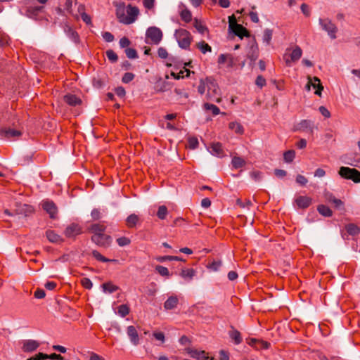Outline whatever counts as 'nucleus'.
<instances>
[{"instance_id":"1","label":"nucleus","mask_w":360,"mask_h":360,"mask_svg":"<svg viewBox=\"0 0 360 360\" xmlns=\"http://www.w3.org/2000/svg\"><path fill=\"white\" fill-rule=\"evenodd\" d=\"M127 15L124 14V8H119L117 9L116 15L119 21L125 25H129L135 22L139 14V9L136 6L129 4L126 8Z\"/></svg>"},{"instance_id":"2","label":"nucleus","mask_w":360,"mask_h":360,"mask_svg":"<svg viewBox=\"0 0 360 360\" xmlns=\"http://www.w3.org/2000/svg\"><path fill=\"white\" fill-rule=\"evenodd\" d=\"M207 84L206 99L210 102L219 103L222 101V97L219 85L214 80L210 79H207Z\"/></svg>"},{"instance_id":"3","label":"nucleus","mask_w":360,"mask_h":360,"mask_svg":"<svg viewBox=\"0 0 360 360\" xmlns=\"http://www.w3.org/2000/svg\"><path fill=\"white\" fill-rule=\"evenodd\" d=\"M175 37L179 46L184 49H188L192 41V37L188 31L184 29H179L175 32Z\"/></svg>"},{"instance_id":"4","label":"nucleus","mask_w":360,"mask_h":360,"mask_svg":"<svg viewBox=\"0 0 360 360\" xmlns=\"http://www.w3.org/2000/svg\"><path fill=\"white\" fill-rule=\"evenodd\" d=\"M338 174L341 177L352 180L354 183L360 182V172L354 168L341 167Z\"/></svg>"},{"instance_id":"5","label":"nucleus","mask_w":360,"mask_h":360,"mask_svg":"<svg viewBox=\"0 0 360 360\" xmlns=\"http://www.w3.org/2000/svg\"><path fill=\"white\" fill-rule=\"evenodd\" d=\"M319 22L321 28L328 33L330 39L337 38L338 27L329 18H319Z\"/></svg>"},{"instance_id":"6","label":"nucleus","mask_w":360,"mask_h":360,"mask_svg":"<svg viewBox=\"0 0 360 360\" xmlns=\"http://www.w3.org/2000/svg\"><path fill=\"white\" fill-rule=\"evenodd\" d=\"M63 29L66 36L75 45L80 44L81 40L78 32L68 22L63 23Z\"/></svg>"},{"instance_id":"7","label":"nucleus","mask_w":360,"mask_h":360,"mask_svg":"<svg viewBox=\"0 0 360 360\" xmlns=\"http://www.w3.org/2000/svg\"><path fill=\"white\" fill-rule=\"evenodd\" d=\"M146 38L150 39L151 43L158 44L162 38V32L160 29L156 27H149L146 33Z\"/></svg>"},{"instance_id":"8","label":"nucleus","mask_w":360,"mask_h":360,"mask_svg":"<svg viewBox=\"0 0 360 360\" xmlns=\"http://www.w3.org/2000/svg\"><path fill=\"white\" fill-rule=\"evenodd\" d=\"M91 240L97 245L107 248L111 243V237L106 234H94L91 236Z\"/></svg>"},{"instance_id":"9","label":"nucleus","mask_w":360,"mask_h":360,"mask_svg":"<svg viewBox=\"0 0 360 360\" xmlns=\"http://www.w3.org/2000/svg\"><path fill=\"white\" fill-rule=\"evenodd\" d=\"M21 135L22 132L20 130L6 127L0 129V136L1 139L8 140L15 139Z\"/></svg>"},{"instance_id":"10","label":"nucleus","mask_w":360,"mask_h":360,"mask_svg":"<svg viewBox=\"0 0 360 360\" xmlns=\"http://www.w3.org/2000/svg\"><path fill=\"white\" fill-rule=\"evenodd\" d=\"M42 208L49 214L50 218L56 219L58 214V207L51 200H44L41 203Z\"/></svg>"},{"instance_id":"11","label":"nucleus","mask_w":360,"mask_h":360,"mask_svg":"<svg viewBox=\"0 0 360 360\" xmlns=\"http://www.w3.org/2000/svg\"><path fill=\"white\" fill-rule=\"evenodd\" d=\"M302 51L299 46H296L290 55L285 53L283 59L288 66H290L291 62L297 61L302 56Z\"/></svg>"},{"instance_id":"12","label":"nucleus","mask_w":360,"mask_h":360,"mask_svg":"<svg viewBox=\"0 0 360 360\" xmlns=\"http://www.w3.org/2000/svg\"><path fill=\"white\" fill-rule=\"evenodd\" d=\"M185 350L191 358L197 360H207L209 358L208 354L204 350H198L191 347L186 348Z\"/></svg>"},{"instance_id":"13","label":"nucleus","mask_w":360,"mask_h":360,"mask_svg":"<svg viewBox=\"0 0 360 360\" xmlns=\"http://www.w3.org/2000/svg\"><path fill=\"white\" fill-rule=\"evenodd\" d=\"M82 233V227L75 223H72L66 227L64 234L68 238H75L77 236Z\"/></svg>"},{"instance_id":"14","label":"nucleus","mask_w":360,"mask_h":360,"mask_svg":"<svg viewBox=\"0 0 360 360\" xmlns=\"http://www.w3.org/2000/svg\"><path fill=\"white\" fill-rule=\"evenodd\" d=\"M295 130L300 131H309L313 134L314 124V122L309 120H302L295 127Z\"/></svg>"},{"instance_id":"15","label":"nucleus","mask_w":360,"mask_h":360,"mask_svg":"<svg viewBox=\"0 0 360 360\" xmlns=\"http://www.w3.org/2000/svg\"><path fill=\"white\" fill-rule=\"evenodd\" d=\"M310 85H311L314 89H316L315 91V94L321 96V91L323 89V86L321 83V80L317 77H314L312 79L309 77V82L307 84V88L308 90L310 89Z\"/></svg>"},{"instance_id":"16","label":"nucleus","mask_w":360,"mask_h":360,"mask_svg":"<svg viewBox=\"0 0 360 360\" xmlns=\"http://www.w3.org/2000/svg\"><path fill=\"white\" fill-rule=\"evenodd\" d=\"M40 344L34 340H25L22 342V349L24 352H32L37 349Z\"/></svg>"},{"instance_id":"17","label":"nucleus","mask_w":360,"mask_h":360,"mask_svg":"<svg viewBox=\"0 0 360 360\" xmlns=\"http://www.w3.org/2000/svg\"><path fill=\"white\" fill-rule=\"evenodd\" d=\"M127 334L134 345L139 344V336L136 328L134 326H129L127 328Z\"/></svg>"},{"instance_id":"18","label":"nucleus","mask_w":360,"mask_h":360,"mask_svg":"<svg viewBox=\"0 0 360 360\" xmlns=\"http://www.w3.org/2000/svg\"><path fill=\"white\" fill-rule=\"evenodd\" d=\"M311 202L312 199L308 196L300 195L295 200L297 206L301 209H307L311 205Z\"/></svg>"},{"instance_id":"19","label":"nucleus","mask_w":360,"mask_h":360,"mask_svg":"<svg viewBox=\"0 0 360 360\" xmlns=\"http://www.w3.org/2000/svg\"><path fill=\"white\" fill-rule=\"evenodd\" d=\"M34 210L32 206L27 204L20 205L15 210V213L17 214L24 215L25 217H28L31 215L34 212Z\"/></svg>"},{"instance_id":"20","label":"nucleus","mask_w":360,"mask_h":360,"mask_svg":"<svg viewBox=\"0 0 360 360\" xmlns=\"http://www.w3.org/2000/svg\"><path fill=\"white\" fill-rule=\"evenodd\" d=\"M43 6H30L25 11V15L31 19L37 20L39 12L43 9Z\"/></svg>"},{"instance_id":"21","label":"nucleus","mask_w":360,"mask_h":360,"mask_svg":"<svg viewBox=\"0 0 360 360\" xmlns=\"http://www.w3.org/2000/svg\"><path fill=\"white\" fill-rule=\"evenodd\" d=\"M230 327L231 330L229 331V338L233 341L235 345H240L243 342L241 333L233 326H231Z\"/></svg>"},{"instance_id":"22","label":"nucleus","mask_w":360,"mask_h":360,"mask_svg":"<svg viewBox=\"0 0 360 360\" xmlns=\"http://www.w3.org/2000/svg\"><path fill=\"white\" fill-rule=\"evenodd\" d=\"M230 30L240 39H243V37L249 36L248 30L240 24H236L235 27L233 29H230Z\"/></svg>"},{"instance_id":"23","label":"nucleus","mask_w":360,"mask_h":360,"mask_svg":"<svg viewBox=\"0 0 360 360\" xmlns=\"http://www.w3.org/2000/svg\"><path fill=\"white\" fill-rule=\"evenodd\" d=\"M64 101L70 106H77L82 103V100L75 94H68L63 97Z\"/></svg>"},{"instance_id":"24","label":"nucleus","mask_w":360,"mask_h":360,"mask_svg":"<svg viewBox=\"0 0 360 360\" xmlns=\"http://www.w3.org/2000/svg\"><path fill=\"white\" fill-rule=\"evenodd\" d=\"M179 304V299L177 296L172 295L168 297V299L164 303V308L166 310H172L177 307Z\"/></svg>"},{"instance_id":"25","label":"nucleus","mask_w":360,"mask_h":360,"mask_svg":"<svg viewBox=\"0 0 360 360\" xmlns=\"http://www.w3.org/2000/svg\"><path fill=\"white\" fill-rule=\"evenodd\" d=\"M46 236L47 239L51 243H60L63 241V239L61 238V236L57 234L53 230H47L46 231Z\"/></svg>"},{"instance_id":"26","label":"nucleus","mask_w":360,"mask_h":360,"mask_svg":"<svg viewBox=\"0 0 360 360\" xmlns=\"http://www.w3.org/2000/svg\"><path fill=\"white\" fill-rule=\"evenodd\" d=\"M211 153L217 157H223L224 155V152L223 150V147L221 143H214L211 146Z\"/></svg>"},{"instance_id":"27","label":"nucleus","mask_w":360,"mask_h":360,"mask_svg":"<svg viewBox=\"0 0 360 360\" xmlns=\"http://www.w3.org/2000/svg\"><path fill=\"white\" fill-rule=\"evenodd\" d=\"M195 271L191 269H183L181 271L180 276L184 279L191 280L195 276Z\"/></svg>"},{"instance_id":"28","label":"nucleus","mask_w":360,"mask_h":360,"mask_svg":"<svg viewBox=\"0 0 360 360\" xmlns=\"http://www.w3.org/2000/svg\"><path fill=\"white\" fill-rule=\"evenodd\" d=\"M231 164L233 168L240 169L243 167L245 165L246 162L245 160L243 159L242 158L238 156H234L231 160Z\"/></svg>"},{"instance_id":"29","label":"nucleus","mask_w":360,"mask_h":360,"mask_svg":"<svg viewBox=\"0 0 360 360\" xmlns=\"http://www.w3.org/2000/svg\"><path fill=\"white\" fill-rule=\"evenodd\" d=\"M317 210L319 213L323 217H329L333 215L332 210L325 205H319L317 207Z\"/></svg>"},{"instance_id":"30","label":"nucleus","mask_w":360,"mask_h":360,"mask_svg":"<svg viewBox=\"0 0 360 360\" xmlns=\"http://www.w3.org/2000/svg\"><path fill=\"white\" fill-rule=\"evenodd\" d=\"M203 109L206 111L210 110L214 116L220 113V110L217 105L208 102L203 104Z\"/></svg>"},{"instance_id":"31","label":"nucleus","mask_w":360,"mask_h":360,"mask_svg":"<svg viewBox=\"0 0 360 360\" xmlns=\"http://www.w3.org/2000/svg\"><path fill=\"white\" fill-rule=\"evenodd\" d=\"M259 56L257 46L252 45L250 51L248 53V58L250 59L252 62H255Z\"/></svg>"},{"instance_id":"32","label":"nucleus","mask_w":360,"mask_h":360,"mask_svg":"<svg viewBox=\"0 0 360 360\" xmlns=\"http://www.w3.org/2000/svg\"><path fill=\"white\" fill-rule=\"evenodd\" d=\"M139 220V217L135 214H131L126 219L127 225L129 228H134Z\"/></svg>"},{"instance_id":"33","label":"nucleus","mask_w":360,"mask_h":360,"mask_svg":"<svg viewBox=\"0 0 360 360\" xmlns=\"http://www.w3.org/2000/svg\"><path fill=\"white\" fill-rule=\"evenodd\" d=\"M191 71L188 69H186L185 67L184 70H181L178 73L172 72L171 75L176 79H179L181 78L188 77L190 76Z\"/></svg>"},{"instance_id":"34","label":"nucleus","mask_w":360,"mask_h":360,"mask_svg":"<svg viewBox=\"0 0 360 360\" xmlns=\"http://www.w3.org/2000/svg\"><path fill=\"white\" fill-rule=\"evenodd\" d=\"M347 232L351 236H356L360 233V229L354 224H349L345 226Z\"/></svg>"},{"instance_id":"35","label":"nucleus","mask_w":360,"mask_h":360,"mask_svg":"<svg viewBox=\"0 0 360 360\" xmlns=\"http://www.w3.org/2000/svg\"><path fill=\"white\" fill-rule=\"evenodd\" d=\"M105 230V226L100 224H94L90 227V231L94 234H103Z\"/></svg>"},{"instance_id":"36","label":"nucleus","mask_w":360,"mask_h":360,"mask_svg":"<svg viewBox=\"0 0 360 360\" xmlns=\"http://www.w3.org/2000/svg\"><path fill=\"white\" fill-rule=\"evenodd\" d=\"M229 128L238 134H242L244 132L243 126L238 122H232L229 123Z\"/></svg>"},{"instance_id":"37","label":"nucleus","mask_w":360,"mask_h":360,"mask_svg":"<svg viewBox=\"0 0 360 360\" xmlns=\"http://www.w3.org/2000/svg\"><path fill=\"white\" fill-rule=\"evenodd\" d=\"M102 288L105 292L112 293L118 290V287L111 282L105 283L102 285Z\"/></svg>"},{"instance_id":"38","label":"nucleus","mask_w":360,"mask_h":360,"mask_svg":"<svg viewBox=\"0 0 360 360\" xmlns=\"http://www.w3.org/2000/svg\"><path fill=\"white\" fill-rule=\"evenodd\" d=\"M197 48L202 53H206L207 52L212 51V47L204 41H201L196 44Z\"/></svg>"},{"instance_id":"39","label":"nucleus","mask_w":360,"mask_h":360,"mask_svg":"<svg viewBox=\"0 0 360 360\" xmlns=\"http://www.w3.org/2000/svg\"><path fill=\"white\" fill-rule=\"evenodd\" d=\"M221 266V260H212L207 264V268L214 271H217L219 270L220 266Z\"/></svg>"},{"instance_id":"40","label":"nucleus","mask_w":360,"mask_h":360,"mask_svg":"<svg viewBox=\"0 0 360 360\" xmlns=\"http://www.w3.org/2000/svg\"><path fill=\"white\" fill-rule=\"evenodd\" d=\"M93 257L98 261L102 262H115V259H109L104 256H103L98 251L93 250L92 251Z\"/></svg>"},{"instance_id":"41","label":"nucleus","mask_w":360,"mask_h":360,"mask_svg":"<svg viewBox=\"0 0 360 360\" xmlns=\"http://www.w3.org/2000/svg\"><path fill=\"white\" fill-rule=\"evenodd\" d=\"M295 157V151L294 150H289L284 153L283 159L285 162H292Z\"/></svg>"},{"instance_id":"42","label":"nucleus","mask_w":360,"mask_h":360,"mask_svg":"<svg viewBox=\"0 0 360 360\" xmlns=\"http://www.w3.org/2000/svg\"><path fill=\"white\" fill-rule=\"evenodd\" d=\"M168 214L167 208L165 205H161L158 207V210L157 212V217L160 219H165Z\"/></svg>"},{"instance_id":"43","label":"nucleus","mask_w":360,"mask_h":360,"mask_svg":"<svg viewBox=\"0 0 360 360\" xmlns=\"http://www.w3.org/2000/svg\"><path fill=\"white\" fill-rule=\"evenodd\" d=\"M181 18L182 20L186 22H189L192 20V14L191 12L188 9L183 10L180 13Z\"/></svg>"},{"instance_id":"44","label":"nucleus","mask_w":360,"mask_h":360,"mask_svg":"<svg viewBox=\"0 0 360 360\" xmlns=\"http://www.w3.org/2000/svg\"><path fill=\"white\" fill-rule=\"evenodd\" d=\"M273 31L270 29H265L263 34V41L269 44L272 39Z\"/></svg>"},{"instance_id":"45","label":"nucleus","mask_w":360,"mask_h":360,"mask_svg":"<svg viewBox=\"0 0 360 360\" xmlns=\"http://www.w3.org/2000/svg\"><path fill=\"white\" fill-rule=\"evenodd\" d=\"M126 56L129 59H136L138 58V53L136 49L132 48H127L124 51Z\"/></svg>"},{"instance_id":"46","label":"nucleus","mask_w":360,"mask_h":360,"mask_svg":"<svg viewBox=\"0 0 360 360\" xmlns=\"http://www.w3.org/2000/svg\"><path fill=\"white\" fill-rule=\"evenodd\" d=\"M199 144L198 140L196 137H189L188 139V146L190 149H195Z\"/></svg>"},{"instance_id":"47","label":"nucleus","mask_w":360,"mask_h":360,"mask_svg":"<svg viewBox=\"0 0 360 360\" xmlns=\"http://www.w3.org/2000/svg\"><path fill=\"white\" fill-rule=\"evenodd\" d=\"M129 313V308L127 304H122L118 307V314L122 317H125Z\"/></svg>"},{"instance_id":"48","label":"nucleus","mask_w":360,"mask_h":360,"mask_svg":"<svg viewBox=\"0 0 360 360\" xmlns=\"http://www.w3.org/2000/svg\"><path fill=\"white\" fill-rule=\"evenodd\" d=\"M156 271L162 276H169V271L167 267H165L161 265H158L155 267Z\"/></svg>"},{"instance_id":"49","label":"nucleus","mask_w":360,"mask_h":360,"mask_svg":"<svg viewBox=\"0 0 360 360\" xmlns=\"http://www.w3.org/2000/svg\"><path fill=\"white\" fill-rule=\"evenodd\" d=\"M194 27L201 34H204L205 32L207 30V28L205 25H203L200 21H198L197 19L195 20Z\"/></svg>"},{"instance_id":"50","label":"nucleus","mask_w":360,"mask_h":360,"mask_svg":"<svg viewBox=\"0 0 360 360\" xmlns=\"http://www.w3.org/2000/svg\"><path fill=\"white\" fill-rule=\"evenodd\" d=\"M146 292L148 296L154 297L157 292L156 285L152 283L149 287L147 288Z\"/></svg>"},{"instance_id":"51","label":"nucleus","mask_w":360,"mask_h":360,"mask_svg":"<svg viewBox=\"0 0 360 360\" xmlns=\"http://www.w3.org/2000/svg\"><path fill=\"white\" fill-rule=\"evenodd\" d=\"M106 56L108 58V60L112 63H115L118 60L117 53L111 49H109L106 51Z\"/></svg>"},{"instance_id":"52","label":"nucleus","mask_w":360,"mask_h":360,"mask_svg":"<svg viewBox=\"0 0 360 360\" xmlns=\"http://www.w3.org/2000/svg\"><path fill=\"white\" fill-rule=\"evenodd\" d=\"M82 285L88 290H90L92 288L93 283L88 278H83L80 281Z\"/></svg>"},{"instance_id":"53","label":"nucleus","mask_w":360,"mask_h":360,"mask_svg":"<svg viewBox=\"0 0 360 360\" xmlns=\"http://www.w3.org/2000/svg\"><path fill=\"white\" fill-rule=\"evenodd\" d=\"M134 78V75L131 72H126L124 74L122 82L123 83L127 84L131 82Z\"/></svg>"},{"instance_id":"54","label":"nucleus","mask_w":360,"mask_h":360,"mask_svg":"<svg viewBox=\"0 0 360 360\" xmlns=\"http://www.w3.org/2000/svg\"><path fill=\"white\" fill-rule=\"evenodd\" d=\"M207 79H205V81H200V84L198 87V91L200 94H204L205 91L207 90Z\"/></svg>"},{"instance_id":"55","label":"nucleus","mask_w":360,"mask_h":360,"mask_svg":"<svg viewBox=\"0 0 360 360\" xmlns=\"http://www.w3.org/2000/svg\"><path fill=\"white\" fill-rule=\"evenodd\" d=\"M117 243L120 247H124L130 244L131 240L127 237H120L117 239Z\"/></svg>"},{"instance_id":"56","label":"nucleus","mask_w":360,"mask_h":360,"mask_svg":"<svg viewBox=\"0 0 360 360\" xmlns=\"http://www.w3.org/2000/svg\"><path fill=\"white\" fill-rule=\"evenodd\" d=\"M296 182L297 184H299L300 185L304 186H305L307 184L308 180H307V179L304 176L301 175V174H298L296 176Z\"/></svg>"},{"instance_id":"57","label":"nucleus","mask_w":360,"mask_h":360,"mask_svg":"<svg viewBox=\"0 0 360 360\" xmlns=\"http://www.w3.org/2000/svg\"><path fill=\"white\" fill-rule=\"evenodd\" d=\"M102 37L106 42H112L115 39L114 35L109 32H104Z\"/></svg>"},{"instance_id":"58","label":"nucleus","mask_w":360,"mask_h":360,"mask_svg":"<svg viewBox=\"0 0 360 360\" xmlns=\"http://www.w3.org/2000/svg\"><path fill=\"white\" fill-rule=\"evenodd\" d=\"M119 43L121 48L127 49L131 44L130 40L126 37L121 38Z\"/></svg>"},{"instance_id":"59","label":"nucleus","mask_w":360,"mask_h":360,"mask_svg":"<svg viewBox=\"0 0 360 360\" xmlns=\"http://www.w3.org/2000/svg\"><path fill=\"white\" fill-rule=\"evenodd\" d=\"M30 359L31 360H46L48 359V354L39 352Z\"/></svg>"},{"instance_id":"60","label":"nucleus","mask_w":360,"mask_h":360,"mask_svg":"<svg viewBox=\"0 0 360 360\" xmlns=\"http://www.w3.org/2000/svg\"><path fill=\"white\" fill-rule=\"evenodd\" d=\"M255 84L259 87L262 88L266 85V79L262 75H259L256 78Z\"/></svg>"},{"instance_id":"61","label":"nucleus","mask_w":360,"mask_h":360,"mask_svg":"<svg viewBox=\"0 0 360 360\" xmlns=\"http://www.w3.org/2000/svg\"><path fill=\"white\" fill-rule=\"evenodd\" d=\"M91 216L94 220H98L101 217V213L98 209H93L91 212Z\"/></svg>"},{"instance_id":"62","label":"nucleus","mask_w":360,"mask_h":360,"mask_svg":"<svg viewBox=\"0 0 360 360\" xmlns=\"http://www.w3.org/2000/svg\"><path fill=\"white\" fill-rule=\"evenodd\" d=\"M236 203L238 205L243 208L249 207L252 205L250 200H246L245 202H243L240 199H238Z\"/></svg>"},{"instance_id":"63","label":"nucleus","mask_w":360,"mask_h":360,"mask_svg":"<svg viewBox=\"0 0 360 360\" xmlns=\"http://www.w3.org/2000/svg\"><path fill=\"white\" fill-rule=\"evenodd\" d=\"M158 55L160 58L165 59L168 56V53L166 49L160 47L158 50Z\"/></svg>"},{"instance_id":"64","label":"nucleus","mask_w":360,"mask_h":360,"mask_svg":"<svg viewBox=\"0 0 360 360\" xmlns=\"http://www.w3.org/2000/svg\"><path fill=\"white\" fill-rule=\"evenodd\" d=\"M333 204L336 209L345 211L344 202L341 200L337 198Z\"/></svg>"}]
</instances>
